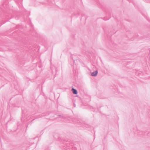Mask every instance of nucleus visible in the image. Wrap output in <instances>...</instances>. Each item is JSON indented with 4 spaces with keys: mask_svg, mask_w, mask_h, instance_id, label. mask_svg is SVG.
I'll return each instance as SVG.
<instances>
[{
    "mask_svg": "<svg viewBox=\"0 0 150 150\" xmlns=\"http://www.w3.org/2000/svg\"><path fill=\"white\" fill-rule=\"evenodd\" d=\"M137 133L140 136L141 135H147L148 136H150V132L147 133L146 132H144L142 131H140V130H137Z\"/></svg>",
    "mask_w": 150,
    "mask_h": 150,
    "instance_id": "obj_1",
    "label": "nucleus"
},
{
    "mask_svg": "<svg viewBox=\"0 0 150 150\" xmlns=\"http://www.w3.org/2000/svg\"><path fill=\"white\" fill-rule=\"evenodd\" d=\"M72 91L73 92V93L74 94H76L77 93V91L74 88H72Z\"/></svg>",
    "mask_w": 150,
    "mask_h": 150,
    "instance_id": "obj_2",
    "label": "nucleus"
},
{
    "mask_svg": "<svg viewBox=\"0 0 150 150\" xmlns=\"http://www.w3.org/2000/svg\"><path fill=\"white\" fill-rule=\"evenodd\" d=\"M98 73V70H96L94 71V76H97Z\"/></svg>",
    "mask_w": 150,
    "mask_h": 150,
    "instance_id": "obj_3",
    "label": "nucleus"
},
{
    "mask_svg": "<svg viewBox=\"0 0 150 150\" xmlns=\"http://www.w3.org/2000/svg\"><path fill=\"white\" fill-rule=\"evenodd\" d=\"M146 19L147 20L149 21H150V19L148 17L146 16Z\"/></svg>",
    "mask_w": 150,
    "mask_h": 150,
    "instance_id": "obj_4",
    "label": "nucleus"
},
{
    "mask_svg": "<svg viewBox=\"0 0 150 150\" xmlns=\"http://www.w3.org/2000/svg\"><path fill=\"white\" fill-rule=\"evenodd\" d=\"M92 76H93V73H92Z\"/></svg>",
    "mask_w": 150,
    "mask_h": 150,
    "instance_id": "obj_5",
    "label": "nucleus"
}]
</instances>
